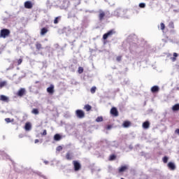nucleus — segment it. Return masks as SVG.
Masks as SVG:
<instances>
[{
    "instance_id": "31",
    "label": "nucleus",
    "mask_w": 179,
    "mask_h": 179,
    "mask_svg": "<svg viewBox=\"0 0 179 179\" xmlns=\"http://www.w3.org/2000/svg\"><path fill=\"white\" fill-rule=\"evenodd\" d=\"M160 27H161V30H164V29H166V25L164 24V23L162 22L160 24Z\"/></svg>"
},
{
    "instance_id": "40",
    "label": "nucleus",
    "mask_w": 179,
    "mask_h": 179,
    "mask_svg": "<svg viewBox=\"0 0 179 179\" xmlns=\"http://www.w3.org/2000/svg\"><path fill=\"white\" fill-rule=\"evenodd\" d=\"M122 58V57L121 56L117 57V61H118V62L121 61Z\"/></svg>"
},
{
    "instance_id": "20",
    "label": "nucleus",
    "mask_w": 179,
    "mask_h": 179,
    "mask_svg": "<svg viewBox=\"0 0 179 179\" xmlns=\"http://www.w3.org/2000/svg\"><path fill=\"white\" fill-rule=\"evenodd\" d=\"M61 139H62V137L61 136V135L58 134H56L55 136H54V140L55 141H61Z\"/></svg>"
},
{
    "instance_id": "10",
    "label": "nucleus",
    "mask_w": 179,
    "mask_h": 179,
    "mask_svg": "<svg viewBox=\"0 0 179 179\" xmlns=\"http://www.w3.org/2000/svg\"><path fill=\"white\" fill-rule=\"evenodd\" d=\"M132 123H131V122L126 120L123 122L122 124V127L123 128H129V127H131Z\"/></svg>"
},
{
    "instance_id": "17",
    "label": "nucleus",
    "mask_w": 179,
    "mask_h": 179,
    "mask_svg": "<svg viewBox=\"0 0 179 179\" xmlns=\"http://www.w3.org/2000/svg\"><path fill=\"white\" fill-rule=\"evenodd\" d=\"M24 129L26 131H30V129H31V124H30V122H27Z\"/></svg>"
},
{
    "instance_id": "27",
    "label": "nucleus",
    "mask_w": 179,
    "mask_h": 179,
    "mask_svg": "<svg viewBox=\"0 0 179 179\" xmlns=\"http://www.w3.org/2000/svg\"><path fill=\"white\" fill-rule=\"evenodd\" d=\"M4 86H6V81H1L0 82V88L3 87Z\"/></svg>"
},
{
    "instance_id": "42",
    "label": "nucleus",
    "mask_w": 179,
    "mask_h": 179,
    "mask_svg": "<svg viewBox=\"0 0 179 179\" xmlns=\"http://www.w3.org/2000/svg\"><path fill=\"white\" fill-rule=\"evenodd\" d=\"M38 142H40V141L38 139L35 140V143H38Z\"/></svg>"
},
{
    "instance_id": "3",
    "label": "nucleus",
    "mask_w": 179,
    "mask_h": 179,
    "mask_svg": "<svg viewBox=\"0 0 179 179\" xmlns=\"http://www.w3.org/2000/svg\"><path fill=\"white\" fill-rule=\"evenodd\" d=\"M76 115L77 118H80V119L85 118V111L80 109H78L77 110H76Z\"/></svg>"
},
{
    "instance_id": "16",
    "label": "nucleus",
    "mask_w": 179,
    "mask_h": 179,
    "mask_svg": "<svg viewBox=\"0 0 179 179\" xmlns=\"http://www.w3.org/2000/svg\"><path fill=\"white\" fill-rule=\"evenodd\" d=\"M149 127H150V123L149 122L146 121L143 123V128H144L145 129H148Z\"/></svg>"
},
{
    "instance_id": "24",
    "label": "nucleus",
    "mask_w": 179,
    "mask_h": 179,
    "mask_svg": "<svg viewBox=\"0 0 179 179\" xmlns=\"http://www.w3.org/2000/svg\"><path fill=\"white\" fill-rule=\"evenodd\" d=\"M84 110H85L86 111H90V110H92V106L87 104L84 106Z\"/></svg>"
},
{
    "instance_id": "38",
    "label": "nucleus",
    "mask_w": 179,
    "mask_h": 179,
    "mask_svg": "<svg viewBox=\"0 0 179 179\" xmlns=\"http://www.w3.org/2000/svg\"><path fill=\"white\" fill-rule=\"evenodd\" d=\"M5 121H6V122L9 123V122H10V118H6Z\"/></svg>"
},
{
    "instance_id": "34",
    "label": "nucleus",
    "mask_w": 179,
    "mask_h": 179,
    "mask_svg": "<svg viewBox=\"0 0 179 179\" xmlns=\"http://www.w3.org/2000/svg\"><path fill=\"white\" fill-rule=\"evenodd\" d=\"M111 128H113V125L111 124H108L106 127V129H107V131H109V129H111Z\"/></svg>"
},
{
    "instance_id": "25",
    "label": "nucleus",
    "mask_w": 179,
    "mask_h": 179,
    "mask_svg": "<svg viewBox=\"0 0 179 179\" xmlns=\"http://www.w3.org/2000/svg\"><path fill=\"white\" fill-rule=\"evenodd\" d=\"M59 19H61V16L56 17L55 18V20H54V24H58V23H59V21H58V20H59Z\"/></svg>"
},
{
    "instance_id": "11",
    "label": "nucleus",
    "mask_w": 179,
    "mask_h": 179,
    "mask_svg": "<svg viewBox=\"0 0 179 179\" xmlns=\"http://www.w3.org/2000/svg\"><path fill=\"white\" fill-rule=\"evenodd\" d=\"M48 33V28L47 27H43L41 29V36H45Z\"/></svg>"
},
{
    "instance_id": "8",
    "label": "nucleus",
    "mask_w": 179,
    "mask_h": 179,
    "mask_svg": "<svg viewBox=\"0 0 179 179\" xmlns=\"http://www.w3.org/2000/svg\"><path fill=\"white\" fill-rule=\"evenodd\" d=\"M24 8H26V9H31V8H33V4L31 3V1H26L24 3Z\"/></svg>"
},
{
    "instance_id": "13",
    "label": "nucleus",
    "mask_w": 179,
    "mask_h": 179,
    "mask_svg": "<svg viewBox=\"0 0 179 179\" xmlns=\"http://www.w3.org/2000/svg\"><path fill=\"white\" fill-rule=\"evenodd\" d=\"M160 90V88H159V86L155 85L151 88L152 93H157Z\"/></svg>"
},
{
    "instance_id": "41",
    "label": "nucleus",
    "mask_w": 179,
    "mask_h": 179,
    "mask_svg": "<svg viewBox=\"0 0 179 179\" xmlns=\"http://www.w3.org/2000/svg\"><path fill=\"white\" fill-rule=\"evenodd\" d=\"M175 134H177L178 135H179V129H176Z\"/></svg>"
},
{
    "instance_id": "39",
    "label": "nucleus",
    "mask_w": 179,
    "mask_h": 179,
    "mask_svg": "<svg viewBox=\"0 0 179 179\" xmlns=\"http://www.w3.org/2000/svg\"><path fill=\"white\" fill-rule=\"evenodd\" d=\"M169 26L172 28L174 29V23L171 22Z\"/></svg>"
},
{
    "instance_id": "19",
    "label": "nucleus",
    "mask_w": 179,
    "mask_h": 179,
    "mask_svg": "<svg viewBox=\"0 0 179 179\" xmlns=\"http://www.w3.org/2000/svg\"><path fill=\"white\" fill-rule=\"evenodd\" d=\"M126 170H128V166H122L119 169V173H124Z\"/></svg>"
},
{
    "instance_id": "18",
    "label": "nucleus",
    "mask_w": 179,
    "mask_h": 179,
    "mask_svg": "<svg viewBox=\"0 0 179 179\" xmlns=\"http://www.w3.org/2000/svg\"><path fill=\"white\" fill-rule=\"evenodd\" d=\"M177 57H178V54H177V52H173V57H171L172 62H176V61H177Z\"/></svg>"
},
{
    "instance_id": "32",
    "label": "nucleus",
    "mask_w": 179,
    "mask_h": 179,
    "mask_svg": "<svg viewBox=\"0 0 179 179\" xmlns=\"http://www.w3.org/2000/svg\"><path fill=\"white\" fill-rule=\"evenodd\" d=\"M162 160H163L164 163H167L169 162V157L165 156L163 157Z\"/></svg>"
},
{
    "instance_id": "28",
    "label": "nucleus",
    "mask_w": 179,
    "mask_h": 179,
    "mask_svg": "<svg viewBox=\"0 0 179 179\" xmlns=\"http://www.w3.org/2000/svg\"><path fill=\"white\" fill-rule=\"evenodd\" d=\"M138 6L141 8H146V4L145 3H140Z\"/></svg>"
},
{
    "instance_id": "9",
    "label": "nucleus",
    "mask_w": 179,
    "mask_h": 179,
    "mask_svg": "<svg viewBox=\"0 0 179 179\" xmlns=\"http://www.w3.org/2000/svg\"><path fill=\"white\" fill-rule=\"evenodd\" d=\"M47 92L50 94H54V85H50V86L47 88Z\"/></svg>"
},
{
    "instance_id": "6",
    "label": "nucleus",
    "mask_w": 179,
    "mask_h": 179,
    "mask_svg": "<svg viewBox=\"0 0 179 179\" xmlns=\"http://www.w3.org/2000/svg\"><path fill=\"white\" fill-rule=\"evenodd\" d=\"M99 20H100V22L104 20V17H106V13L101 10H99Z\"/></svg>"
},
{
    "instance_id": "5",
    "label": "nucleus",
    "mask_w": 179,
    "mask_h": 179,
    "mask_svg": "<svg viewBox=\"0 0 179 179\" xmlns=\"http://www.w3.org/2000/svg\"><path fill=\"white\" fill-rule=\"evenodd\" d=\"M110 114L111 115H113V117H118L119 113H118V110H117V108L113 107L110 109Z\"/></svg>"
},
{
    "instance_id": "1",
    "label": "nucleus",
    "mask_w": 179,
    "mask_h": 179,
    "mask_svg": "<svg viewBox=\"0 0 179 179\" xmlns=\"http://www.w3.org/2000/svg\"><path fill=\"white\" fill-rule=\"evenodd\" d=\"M10 36V30L8 29H3L0 31V38H6Z\"/></svg>"
},
{
    "instance_id": "30",
    "label": "nucleus",
    "mask_w": 179,
    "mask_h": 179,
    "mask_svg": "<svg viewBox=\"0 0 179 179\" xmlns=\"http://www.w3.org/2000/svg\"><path fill=\"white\" fill-rule=\"evenodd\" d=\"M96 122H101L103 121V117H98L96 119Z\"/></svg>"
},
{
    "instance_id": "36",
    "label": "nucleus",
    "mask_w": 179,
    "mask_h": 179,
    "mask_svg": "<svg viewBox=\"0 0 179 179\" xmlns=\"http://www.w3.org/2000/svg\"><path fill=\"white\" fill-rule=\"evenodd\" d=\"M41 135H42L43 136H45V135H47V130H43V133H41Z\"/></svg>"
},
{
    "instance_id": "15",
    "label": "nucleus",
    "mask_w": 179,
    "mask_h": 179,
    "mask_svg": "<svg viewBox=\"0 0 179 179\" xmlns=\"http://www.w3.org/2000/svg\"><path fill=\"white\" fill-rule=\"evenodd\" d=\"M168 167L170 170H174L176 169V164H174V163L173 162H169L168 164Z\"/></svg>"
},
{
    "instance_id": "21",
    "label": "nucleus",
    "mask_w": 179,
    "mask_h": 179,
    "mask_svg": "<svg viewBox=\"0 0 179 179\" xmlns=\"http://www.w3.org/2000/svg\"><path fill=\"white\" fill-rule=\"evenodd\" d=\"M172 110L173 111H179V103H176L173 106H172Z\"/></svg>"
},
{
    "instance_id": "26",
    "label": "nucleus",
    "mask_w": 179,
    "mask_h": 179,
    "mask_svg": "<svg viewBox=\"0 0 179 179\" xmlns=\"http://www.w3.org/2000/svg\"><path fill=\"white\" fill-rule=\"evenodd\" d=\"M97 90V88L96 87H92L90 90V92L92 94H94V93H96V90Z\"/></svg>"
},
{
    "instance_id": "2",
    "label": "nucleus",
    "mask_w": 179,
    "mask_h": 179,
    "mask_svg": "<svg viewBox=\"0 0 179 179\" xmlns=\"http://www.w3.org/2000/svg\"><path fill=\"white\" fill-rule=\"evenodd\" d=\"M113 34H115V30L110 29L106 34H104L103 35V40H107L108 38V37H111V36H113Z\"/></svg>"
},
{
    "instance_id": "22",
    "label": "nucleus",
    "mask_w": 179,
    "mask_h": 179,
    "mask_svg": "<svg viewBox=\"0 0 179 179\" xmlns=\"http://www.w3.org/2000/svg\"><path fill=\"white\" fill-rule=\"evenodd\" d=\"M31 113L34 114V115H38V114H40V111L38 110V108H34L31 110Z\"/></svg>"
},
{
    "instance_id": "4",
    "label": "nucleus",
    "mask_w": 179,
    "mask_h": 179,
    "mask_svg": "<svg viewBox=\"0 0 179 179\" xmlns=\"http://www.w3.org/2000/svg\"><path fill=\"white\" fill-rule=\"evenodd\" d=\"M73 164L75 171H79V170L82 169V165H80V163H79L78 161H73Z\"/></svg>"
},
{
    "instance_id": "33",
    "label": "nucleus",
    "mask_w": 179,
    "mask_h": 179,
    "mask_svg": "<svg viewBox=\"0 0 179 179\" xmlns=\"http://www.w3.org/2000/svg\"><path fill=\"white\" fill-rule=\"evenodd\" d=\"M22 62H23V59H19L17 61V65H21V64H22Z\"/></svg>"
},
{
    "instance_id": "29",
    "label": "nucleus",
    "mask_w": 179,
    "mask_h": 179,
    "mask_svg": "<svg viewBox=\"0 0 179 179\" xmlns=\"http://www.w3.org/2000/svg\"><path fill=\"white\" fill-rule=\"evenodd\" d=\"M116 157H116L115 155H112L110 156L109 160H110V161L115 160Z\"/></svg>"
},
{
    "instance_id": "12",
    "label": "nucleus",
    "mask_w": 179,
    "mask_h": 179,
    "mask_svg": "<svg viewBox=\"0 0 179 179\" xmlns=\"http://www.w3.org/2000/svg\"><path fill=\"white\" fill-rule=\"evenodd\" d=\"M24 93H26V90L24 88H21L18 92H17V96H19L20 97H22L23 96H24Z\"/></svg>"
},
{
    "instance_id": "37",
    "label": "nucleus",
    "mask_w": 179,
    "mask_h": 179,
    "mask_svg": "<svg viewBox=\"0 0 179 179\" xmlns=\"http://www.w3.org/2000/svg\"><path fill=\"white\" fill-rule=\"evenodd\" d=\"M57 152H61V150H62V146L59 145V146L57 148Z\"/></svg>"
},
{
    "instance_id": "35",
    "label": "nucleus",
    "mask_w": 179,
    "mask_h": 179,
    "mask_svg": "<svg viewBox=\"0 0 179 179\" xmlns=\"http://www.w3.org/2000/svg\"><path fill=\"white\" fill-rule=\"evenodd\" d=\"M78 73H83V67L78 68Z\"/></svg>"
},
{
    "instance_id": "14",
    "label": "nucleus",
    "mask_w": 179,
    "mask_h": 179,
    "mask_svg": "<svg viewBox=\"0 0 179 179\" xmlns=\"http://www.w3.org/2000/svg\"><path fill=\"white\" fill-rule=\"evenodd\" d=\"M35 47L38 51H40V50H43V45L39 42H36Z\"/></svg>"
},
{
    "instance_id": "7",
    "label": "nucleus",
    "mask_w": 179,
    "mask_h": 179,
    "mask_svg": "<svg viewBox=\"0 0 179 179\" xmlns=\"http://www.w3.org/2000/svg\"><path fill=\"white\" fill-rule=\"evenodd\" d=\"M0 101H4V103H9V97L5 95H0Z\"/></svg>"
},
{
    "instance_id": "23",
    "label": "nucleus",
    "mask_w": 179,
    "mask_h": 179,
    "mask_svg": "<svg viewBox=\"0 0 179 179\" xmlns=\"http://www.w3.org/2000/svg\"><path fill=\"white\" fill-rule=\"evenodd\" d=\"M66 159H67V160H72V154L71 153V152H67L66 154Z\"/></svg>"
}]
</instances>
